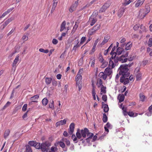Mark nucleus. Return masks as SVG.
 <instances>
[{
    "label": "nucleus",
    "instance_id": "obj_61",
    "mask_svg": "<svg viewBox=\"0 0 152 152\" xmlns=\"http://www.w3.org/2000/svg\"><path fill=\"white\" fill-rule=\"evenodd\" d=\"M142 75L141 74L138 73L136 75V80H139L141 79Z\"/></svg>",
    "mask_w": 152,
    "mask_h": 152
},
{
    "label": "nucleus",
    "instance_id": "obj_51",
    "mask_svg": "<svg viewBox=\"0 0 152 152\" xmlns=\"http://www.w3.org/2000/svg\"><path fill=\"white\" fill-rule=\"evenodd\" d=\"M36 142L33 141H30L28 142V144L29 145L31 146H35Z\"/></svg>",
    "mask_w": 152,
    "mask_h": 152
},
{
    "label": "nucleus",
    "instance_id": "obj_19",
    "mask_svg": "<svg viewBox=\"0 0 152 152\" xmlns=\"http://www.w3.org/2000/svg\"><path fill=\"white\" fill-rule=\"evenodd\" d=\"M145 0H142V1H139L137 0V2L135 4V7H138L141 6L143 4Z\"/></svg>",
    "mask_w": 152,
    "mask_h": 152
},
{
    "label": "nucleus",
    "instance_id": "obj_5",
    "mask_svg": "<svg viewBox=\"0 0 152 152\" xmlns=\"http://www.w3.org/2000/svg\"><path fill=\"white\" fill-rule=\"evenodd\" d=\"M78 3V0L75 1V3L71 6L70 7L69 9V12H72L75 10L76 8L77 7Z\"/></svg>",
    "mask_w": 152,
    "mask_h": 152
},
{
    "label": "nucleus",
    "instance_id": "obj_50",
    "mask_svg": "<svg viewBox=\"0 0 152 152\" xmlns=\"http://www.w3.org/2000/svg\"><path fill=\"white\" fill-rule=\"evenodd\" d=\"M11 103L9 102H8L7 103L4 105V106L3 107L2 110H4L5 109H6L7 107H8L10 104Z\"/></svg>",
    "mask_w": 152,
    "mask_h": 152
},
{
    "label": "nucleus",
    "instance_id": "obj_10",
    "mask_svg": "<svg viewBox=\"0 0 152 152\" xmlns=\"http://www.w3.org/2000/svg\"><path fill=\"white\" fill-rule=\"evenodd\" d=\"M125 99L124 95L122 94L121 95L119 94L118 96V99L119 100V102L121 103L123 102Z\"/></svg>",
    "mask_w": 152,
    "mask_h": 152
},
{
    "label": "nucleus",
    "instance_id": "obj_32",
    "mask_svg": "<svg viewBox=\"0 0 152 152\" xmlns=\"http://www.w3.org/2000/svg\"><path fill=\"white\" fill-rule=\"evenodd\" d=\"M26 146V152H32V150L29 146V145H27Z\"/></svg>",
    "mask_w": 152,
    "mask_h": 152
},
{
    "label": "nucleus",
    "instance_id": "obj_56",
    "mask_svg": "<svg viewBox=\"0 0 152 152\" xmlns=\"http://www.w3.org/2000/svg\"><path fill=\"white\" fill-rule=\"evenodd\" d=\"M134 113L132 112H127V114L130 117H134Z\"/></svg>",
    "mask_w": 152,
    "mask_h": 152
},
{
    "label": "nucleus",
    "instance_id": "obj_34",
    "mask_svg": "<svg viewBox=\"0 0 152 152\" xmlns=\"http://www.w3.org/2000/svg\"><path fill=\"white\" fill-rule=\"evenodd\" d=\"M96 85L98 86V87H100V86H103L102 85V80L100 79L99 80H98L97 83H96Z\"/></svg>",
    "mask_w": 152,
    "mask_h": 152
},
{
    "label": "nucleus",
    "instance_id": "obj_18",
    "mask_svg": "<svg viewBox=\"0 0 152 152\" xmlns=\"http://www.w3.org/2000/svg\"><path fill=\"white\" fill-rule=\"evenodd\" d=\"M109 39V38L108 36H106L105 37L103 40L101 44V45L102 46L104 45L106 42H108Z\"/></svg>",
    "mask_w": 152,
    "mask_h": 152
},
{
    "label": "nucleus",
    "instance_id": "obj_37",
    "mask_svg": "<svg viewBox=\"0 0 152 152\" xmlns=\"http://www.w3.org/2000/svg\"><path fill=\"white\" fill-rule=\"evenodd\" d=\"M77 137H76L75 134H73L72 135V138L73 140L75 141V143H77L78 142V141H77Z\"/></svg>",
    "mask_w": 152,
    "mask_h": 152
},
{
    "label": "nucleus",
    "instance_id": "obj_13",
    "mask_svg": "<svg viewBox=\"0 0 152 152\" xmlns=\"http://www.w3.org/2000/svg\"><path fill=\"white\" fill-rule=\"evenodd\" d=\"M19 56L18 55L16 56L15 59H14L13 63L12 64V66L13 67H15V68L16 64L18 62V61L19 60Z\"/></svg>",
    "mask_w": 152,
    "mask_h": 152
},
{
    "label": "nucleus",
    "instance_id": "obj_15",
    "mask_svg": "<svg viewBox=\"0 0 152 152\" xmlns=\"http://www.w3.org/2000/svg\"><path fill=\"white\" fill-rule=\"evenodd\" d=\"M99 77L100 78H102L104 80H105L107 78V75H105V73L103 72H101L99 73Z\"/></svg>",
    "mask_w": 152,
    "mask_h": 152
},
{
    "label": "nucleus",
    "instance_id": "obj_3",
    "mask_svg": "<svg viewBox=\"0 0 152 152\" xmlns=\"http://www.w3.org/2000/svg\"><path fill=\"white\" fill-rule=\"evenodd\" d=\"M51 145L50 143L48 142H46L41 144V150L42 152H48L49 147Z\"/></svg>",
    "mask_w": 152,
    "mask_h": 152
},
{
    "label": "nucleus",
    "instance_id": "obj_41",
    "mask_svg": "<svg viewBox=\"0 0 152 152\" xmlns=\"http://www.w3.org/2000/svg\"><path fill=\"white\" fill-rule=\"evenodd\" d=\"M119 48H118L116 52H114V53H113L114 55H115L116 56L117 55L119 56L121 54V52H120L118 51V50H119Z\"/></svg>",
    "mask_w": 152,
    "mask_h": 152
},
{
    "label": "nucleus",
    "instance_id": "obj_53",
    "mask_svg": "<svg viewBox=\"0 0 152 152\" xmlns=\"http://www.w3.org/2000/svg\"><path fill=\"white\" fill-rule=\"evenodd\" d=\"M99 61L101 62V63H102L104 61V59L103 58V57L102 56V55L101 54V53H100L99 54Z\"/></svg>",
    "mask_w": 152,
    "mask_h": 152
},
{
    "label": "nucleus",
    "instance_id": "obj_12",
    "mask_svg": "<svg viewBox=\"0 0 152 152\" xmlns=\"http://www.w3.org/2000/svg\"><path fill=\"white\" fill-rule=\"evenodd\" d=\"M132 43L131 42H128L125 45L126 47L125 50H130L132 46Z\"/></svg>",
    "mask_w": 152,
    "mask_h": 152
},
{
    "label": "nucleus",
    "instance_id": "obj_22",
    "mask_svg": "<svg viewBox=\"0 0 152 152\" xmlns=\"http://www.w3.org/2000/svg\"><path fill=\"white\" fill-rule=\"evenodd\" d=\"M87 136L88 137L86 139V140L87 142H89L88 140L92 138V137L94 136V134L91 133L89 132L87 134Z\"/></svg>",
    "mask_w": 152,
    "mask_h": 152
},
{
    "label": "nucleus",
    "instance_id": "obj_40",
    "mask_svg": "<svg viewBox=\"0 0 152 152\" xmlns=\"http://www.w3.org/2000/svg\"><path fill=\"white\" fill-rule=\"evenodd\" d=\"M39 51L41 52H43L44 53H47L49 52V50H44V49L41 48L39 49Z\"/></svg>",
    "mask_w": 152,
    "mask_h": 152
},
{
    "label": "nucleus",
    "instance_id": "obj_31",
    "mask_svg": "<svg viewBox=\"0 0 152 152\" xmlns=\"http://www.w3.org/2000/svg\"><path fill=\"white\" fill-rule=\"evenodd\" d=\"M113 44L112 43L111 44V45L109 46L108 48L104 51V55L106 56L107 55L108 51L111 49V48L113 47Z\"/></svg>",
    "mask_w": 152,
    "mask_h": 152
},
{
    "label": "nucleus",
    "instance_id": "obj_20",
    "mask_svg": "<svg viewBox=\"0 0 152 152\" xmlns=\"http://www.w3.org/2000/svg\"><path fill=\"white\" fill-rule=\"evenodd\" d=\"M109 64V67L110 69H112L114 68L115 66V64L112 60H110Z\"/></svg>",
    "mask_w": 152,
    "mask_h": 152
},
{
    "label": "nucleus",
    "instance_id": "obj_49",
    "mask_svg": "<svg viewBox=\"0 0 152 152\" xmlns=\"http://www.w3.org/2000/svg\"><path fill=\"white\" fill-rule=\"evenodd\" d=\"M86 40V37H83L81 39V41L80 42V44L81 45L85 42Z\"/></svg>",
    "mask_w": 152,
    "mask_h": 152
},
{
    "label": "nucleus",
    "instance_id": "obj_11",
    "mask_svg": "<svg viewBox=\"0 0 152 152\" xmlns=\"http://www.w3.org/2000/svg\"><path fill=\"white\" fill-rule=\"evenodd\" d=\"M94 13L93 15L91 16L89 20V22H91L90 25L91 26L93 25L95 23V19L94 18Z\"/></svg>",
    "mask_w": 152,
    "mask_h": 152
},
{
    "label": "nucleus",
    "instance_id": "obj_16",
    "mask_svg": "<svg viewBox=\"0 0 152 152\" xmlns=\"http://www.w3.org/2000/svg\"><path fill=\"white\" fill-rule=\"evenodd\" d=\"M125 9L122 8L119 10L118 12V15L120 17H121L123 15L124 13L125 12Z\"/></svg>",
    "mask_w": 152,
    "mask_h": 152
},
{
    "label": "nucleus",
    "instance_id": "obj_44",
    "mask_svg": "<svg viewBox=\"0 0 152 152\" xmlns=\"http://www.w3.org/2000/svg\"><path fill=\"white\" fill-rule=\"evenodd\" d=\"M129 54V52L128 51H126V53L125 55H122L119 58H121V59H122V58H126L128 57Z\"/></svg>",
    "mask_w": 152,
    "mask_h": 152
},
{
    "label": "nucleus",
    "instance_id": "obj_35",
    "mask_svg": "<svg viewBox=\"0 0 152 152\" xmlns=\"http://www.w3.org/2000/svg\"><path fill=\"white\" fill-rule=\"evenodd\" d=\"M34 147L37 149H40L41 148V144L40 143L38 142H36Z\"/></svg>",
    "mask_w": 152,
    "mask_h": 152
},
{
    "label": "nucleus",
    "instance_id": "obj_55",
    "mask_svg": "<svg viewBox=\"0 0 152 152\" xmlns=\"http://www.w3.org/2000/svg\"><path fill=\"white\" fill-rule=\"evenodd\" d=\"M105 126L109 129H112V125L109 122H107Z\"/></svg>",
    "mask_w": 152,
    "mask_h": 152
},
{
    "label": "nucleus",
    "instance_id": "obj_45",
    "mask_svg": "<svg viewBox=\"0 0 152 152\" xmlns=\"http://www.w3.org/2000/svg\"><path fill=\"white\" fill-rule=\"evenodd\" d=\"M140 101L144 102L145 100V96L142 94H140Z\"/></svg>",
    "mask_w": 152,
    "mask_h": 152
},
{
    "label": "nucleus",
    "instance_id": "obj_27",
    "mask_svg": "<svg viewBox=\"0 0 152 152\" xmlns=\"http://www.w3.org/2000/svg\"><path fill=\"white\" fill-rule=\"evenodd\" d=\"M94 27L90 29L89 30L88 34L89 35H92L95 33V28Z\"/></svg>",
    "mask_w": 152,
    "mask_h": 152
},
{
    "label": "nucleus",
    "instance_id": "obj_48",
    "mask_svg": "<svg viewBox=\"0 0 152 152\" xmlns=\"http://www.w3.org/2000/svg\"><path fill=\"white\" fill-rule=\"evenodd\" d=\"M133 0H129L127 1V0H125V2L124 3V4L125 6H126L129 4L131 2L133 1Z\"/></svg>",
    "mask_w": 152,
    "mask_h": 152
},
{
    "label": "nucleus",
    "instance_id": "obj_6",
    "mask_svg": "<svg viewBox=\"0 0 152 152\" xmlns=\"http://www.w3.org/2000/svg\"><path fill=\"white\" fill-rule=\"evenodd\" d=\"M89 131V130L86 128H84V129H81L80 130V132L82 137L83 138H86V135L88 133Z\"/></svg>",
    "mask_w": 152,
    "mask_h": 152
},
{
    "label": "nucleus",
    "instance_id": "obj_38",
    "mask_svg": "<svg viewBox=\"0 0 152 152\" xmlns=\"http://www.w3.org/2000/svg\"><path fill=\"white\" fill-rule=\"evenodd\" d=\"M39 98V96L38 95H34L33 97L30 98V100H31L35 101V99H38Z\"/></svg>",
    "mask_w": 152,
    "mask_h": 152
},
{
    "label": "nucleus",
    "instance_id": "obj_21",
    "mask_svg": "<svg viewBox=\"0 0 152 152\" xmlns=\"http://www.w3.org/2000/svg\"><path fill=\"white\" fill-rule=\"evenodd\" d=\"M66 23L65 21H63L61 25V29H60V31H62L65 28V25Z\"/></svg>",
    "mask_w": 152,
    "mask_h": 152
},
{
    "label": "nucleus",
    "instance_id": "obj_42",
    "mask_svg": "<svg viewBox=\"0 0 152 152\" xmlns=\"http://www.w3.org/2000/svg\"><path fill=\"white\" fill-rule=\"evenodd\" d=\"M122 110H123V113L125 116L127 115V108L125 107L124 106L122 107Z\"/></svg>",
    "mask_w": 152,
    "mask_h": 152
},
{
    "label": "nucleus",
    "instance_id": "obj_33",
    "mask_svg": "<svg viewBox=\"0 0 152 152\" xmlns=\"http://www.w3.org/2000/svg\"><path fill=\"white\" fill-rule=\"evenodd\" d=\"M58 144L62 148H65V145L63 141H62L58 142Z\"/></svg>",
    "mask_w": 152,
    "mask_h": 152
},
{
    "label": "nucleus",
    "instance_id": "obj_14",
    "mask_svg": "<svg viewBox=\"0 0 152 152\" xmlns=\"http://www.w3.org/2000/svg\"><path fill=\"white\" fill-rule=\"evenodd\" d=\"M14 20V17H11L10 18H9L4 23V26H7L10 22Z\"/></svg>",
    "mask_w": 152,
    "mask_h": 152
},
{
    "label": "nucleus",
    "instance_id": "obj_28",
    "mask_svg": "<svg viewBox=\"0 0 152 152\" xmlns=\"http://www.w3.org/2000/svg\"><path fill=\"white\" fill-rule=\"evenodd\" d=\"M61 140L64 142H65L67 146H69L70 145V141L69 140H67L66 138H63Z\"/></svg>",
    "mask_w": 152,
    "mask_h": 152
},
{
    "label": "nucleus",
    "instance_id": "obj_9",
    "mask_svg": "<svg viewBox=\"0 0 152 152\" xmlns=\"http://www.w3.org/2000/svg\"><path fill=\"white\" fill-rule=\"evenodd\" d=\"M112 69L109 67H107L105 69L104 73L107 77V76H109L112 73V71L111 70Z\"/></svg>",
    "mask_w": 152,
    "mask_h": 152
},
{
    "label": "nucleus",
    "instance_id": "obj_8",
    "mask_svg": "<svg viewBox=\"0 0 152 152\" xmlns=\"http://www.w3.org/2000/svg\"><path fill=\"white\" fill-rule=\"evenodd\" d=\"M75 128V124L72 123L69 126V133L70 135L72 134Z\"/></svg>",
    "mask_w": 152,
    "mask_h": 152
},
{
    "label": "nucleus",
    "instance_id": "obj_36",
    "mask_svg": "<svg viewBox=\"0 0 152 152\" xmlns=\"http://www.w3.org/2000/svg\"><path fill=\"white\" fill-rule=\"evenodd\" d=\"M42 102L43 105L45 106L47 104L48 100L46 98H44L42 99Z\"/></svg>",
    "mask_w": 152,
    "mask_h": 152
},
{
    "label": "nucleus",
    "instance_id": "obj_7",
    "mask_svg": "<svg viewBox=\"0 0 152 152\" xmlns=\"http://www.w3.org/2000/svg\"><path fill=\"white\" fill-rule=\"evenodd\" d=\"M94 77L92 79V80H91L92 83H91V86L93 87L92 89V94L93 97V98L94 100H95V90H94V84H95V80L94 79Z\"/></svg>",
    "mask_w": 152,
    "mask_h": 152
},
{
    "label": "nucleus",
    "instance_id": "obj_46",
    "mask_svg": "<svg viewBox=\"0 0 152 152\" xmlns=\"http://www.w3.org/2000/svg\"><path fill=\"white\" fill-rule=\"evenodd\" d=\"M121 61V58H119L117 56V57L115 58L114 60V62L116 64L117 63L118 61Z\"/></svg>",
    "mask_w": 152,
    "mask_h": 152
},
{
    "label": "nucleus",
    "instance_id": "obj_47",
    "mask_svg": "<svg viewBox=\"0 0 152 152\" xmlns=\"http://www.w3.org/2000/svg\"><path fill=\"white\" fill-rule=\"evenodd\" d=\"M101 87V92H103L104 93H105L106 92V87H105L104 86H102Z\"/></svg>",
    "mask_w": 152,
    "mask_h": 152
},
{
    "label": "nucleus",
    "instance_id": "obj_2",
    "mask_svg": "<svg viewBox=\"0 0 152 152\" xmlns=\"http://www.w3.org/2000/svg\"><path fill=\"white\" fill-rule=\"evenodd\" d=\"M128 65L127 64H124L121 65L118 69L119 71V75H121L123 74L128 72L129 69L128 68Z\"/></svg>",
    "mask_w": 152,
    "mask_h": 152
},
{
    "label": "nucleus",
    "instance_id": "obj_4",
    "mask_svg": "<svg viewBox=\"0 0 152 152\" xmlns=\"http://www.w3.org/2000/svg\"><path fill=\"white\" fill-rule=\"evenodd\" d=\"M110 5V2H106L101 8L99 11V12L100 13L104 12L109 7Z\"/></svg>",
    "mask_w": 152,
    "mask_h": 152
},
{
    "label": "nucleus",
    "instance_id": "obj_26",
    "mask_svg": "<svg viewBox=\"0 0 152 152\" xmlns=\"http://www.w3.org/2000/svg\"><path fill=\"white\" fill-rule=\"evenodd\" d=\"M52 80V79L50 78L46 77L45 82L47 85H49L51 83Z\"/></svg>",
    "mask_w": 152,
    "mask_h": 152
},
{
    "label": "nucleus",
    "instance_id": "obj_62",
    "mask_svg": "<svg viewBox=\"0 0 152 152\" xmlns=\"http://www.w3.org/2000/svg\"><path fill=\"white\" fill-rule=\"evenodd\" d=\"M81 45H75L73 47L72 50H74L75 51H76L77 50V49L79 47H80Z\"/></svg>",
    "mask_w": 152,
    "mask_h": 152
},
{
    "label": "nucleus",
    "instance_id": "obj_29",
    "mask_svg": "<svg viewBox=\"0 0 152 152\" xmlns=\"http://www.w3.org/2000/svg\"><path fill=\"white\" fill-rule=\"evenodd\" d=\"M78 23L77 22H76L75 23V25L74 26V27L73 28V29L72 30L71 33L72 34L74 33L75 31L77 28L78 26Z\"/></svg>",
    "mask_w": 152,
    "mask_h": 152
},
{
    "label": "nucleus",
    "instance_id": "obj_58",
    "mask_svg": "<svg viewBox=\"0 0 152 152\" xmlns=\"http://www.w3.org/2000/svg\"><path fill=\"white\" fill-rule=\"evenodd\" d=\"M102 63V65L101 66L102 68L105 67L108 64V62L106 61H103Z\"/></svg>",
    "mask_w": 152,
    "mask_h": 152
},
{
    "label": "nucleus",
    "instance_id": "obj_1",
    "mask_svg": "<svg viewBox=\"0 0 152 152\" xmlns=\"http://www.w3.org/2000/svg\"><path fill=\"white\" fill-rule=\"evenodd\" d=\"M150 11V8L148 6H145V9H142L139 11L138 18L140 19H143Z\"/></svg>",
    "mask_w": 152,
    "mask_h": 152
},
{
    "label": "nucleus",
    "instance_id": "obj_57",
    "mask_svg": "<svg viewBox=\"0 0 152 152\" xmlns=\"http://www.w3.org/2000/svg\"><path fill=\"white\" fill-rule=\"evenodd\" d=\"M53 103L54 102L53 100L52 102L49 104V107L50 108H51L53 109H54V106Z\"/></svg>",
    "mask_w": 152,
    "mask_h": 152
},
{
    "label": "nucleus",
    "instance_id": "obj_60",
    "mask_svg": "<svg viewBox=\"0 0 152 152\" xmlns=\"http://www.w3.org/2000/svg\"><path fill=\"white\" fill-rule=\"evenodd\" d=\"M51 82L53 86H56L57 85V82L55 80H52Z\"/></svg>",
    "mask_w": 152,
    "mask_h": 152
},
{
    "label": "nucleus",
    "instance_id": "obj_63",
    "mask_svg": "<svg viewBox=\"0 0 152 152\" xmlns=\"http://www.w3.org/2000/svg\"><path fill=\"white\" fill-rule=\"evenodd\" d=\"M124 76L122 75V76L120 77V82L121 83H123L125 81V77Z\"/></svg>",
    "mask_w": 152,
    "mask_h": 152
},
{
    "label": "nucleus",
    "instance_id": "obj_43",
    "mask_svg": "<svg viewBox=\"0 0 152 152\" xmlns=\"http://www.w3.org/2000/svg\"><path fill=\"white\" fill-rule=\"evenodd\" d=\"M109 110V107L107 104L105 105L104 108V111L105 112H107Z\"/></svg>",
    "mask_w": 152,
    "mask_h": 152
},
{
    "label": "nucleus",
    "instance_id": "obj_25",
    "mask_svg": "<svg viewBox=\"0 0 152 152\" xmlns=\"http://www.w3.org/2000/svg\"><path fill=\"white\" fill-rule=\"evenodd\" d=\"M10 131L9 129L6 130L4 134V137L5 139L9 135Z\"/></svg>",
    "mask_w": 152,
    "mask_h": 152
},
{
    "label": "nucleus",
    "instance_id": "obj_30",
    "mask_svg": "<svg viewBox=\"0 0 152 152\" xmlns=\"http://www.w3.org/2000/svg\"><path fill=\"white\" fill-rule=\"evenodd\" d=\"M108 119L107 117L106 114L104 113L103 114L102 120L104 122L106 123Z\"/></svg>",
    "mask_w": 152,
    "mask_h": 152
},
{
    "label": "nucleus",
    "instance_id": "obj_52",
    "mask_svg": "<svg viewBox=\"0 0 152 152\" xmlns=\"http://www.w3.org/2000/svg\"><path fill=\"white\" fill-rule=\"evenodd\" d=\"M95 43L94 44L93 48L90 53V55H92L95 51Z\"/></svg>",
    "mask_w": 152,
    "mask_h": 152
},
{
    "label": "nucleus",
    "instance_id": "obj_59",
    "mask_svg": "<svg viewBox=\"0 0 152 152\" xmlns=\"http://www.w3.org/2000/svg\"><path fill=\"white\" fill-rule=\"evenodd\" d=\"M27 104H25L22 108V110L23 111H25L27 109Z\"/></svg>",
    "mask_w": 152,
    "mask_h": 152
},
{
    "label": "nucleus",
    "instance_id": "obj_64",
    "mask_svg": "<svg viewBox=\"0 0 152 152\" xmlns=\"http://www.w3.org/2000/svg\"><path fill=\"white\" fill-rule=\"evenodd\" d=\"M124 84V85H126L129 83V79L128 78H126L125 79V81L123 82Z\"/></svg>",
    "mask_w": 152,
    "mask_h": 152
},
{
    "label": "nucleus",
    "instance_id": "obj_23",
    "mask_svg": "<svg viewBox=\"0 0 152 152\" xmlns=\"http://www.w3.org/2000/svg\"><path fill=\"white\" fill-rule=\"evenodd\" d=\"M80 130L79 129H78L77 130V132L76 133V135L78 139H81L82 137L81 133L80 132Z\"/></svg>",
    "mask_w": 152,
    "mask_h": 152
},
{
    "label": "nucleus",
    "instance_id": "obj_54",
    "mask_svg": "<svg viewBox=\"0 0 152 152\" xmlns=\"http://www.w3.org/2000/svg\"><path fill=\"white\" fill-rule=\"evenodd\" d=\"M148 45L149 47H151L152 46V38H149L148 43Z\"/></svg>",
    "mask_w": 152,
    "mask_h": 152
},
{
    "label": "nucleus",
    "instance_id": "obj_24",
    "mask_svg": "<svg viewBox=\"0 0 152 152\" xmlns=\"http://www.w3.org/2000/svg\"><path fill=\"white\" fill-rule=\"evenodd\" d=\"M95 62V58H91L90 59V61L89 64H91V66L94 67V66Z\"/></svg>",
    "mask_w": 152,
    "mask_h": 152
},
{
    "label": "nucleus",
    "instance_id": "obj_39",
    "mask_svg": "<svg viewBox=\"0 0 152 152\" xmlns=\"http://www.w3.org/2000/svg\"><path fill=\"white\" fill-rule=\"evenodd\" d=\"M67 121V119H64V120H62L59 121L61 125H63L66 124Z\"/></svg>",
    "mask_w": 152,
    "mask_h": 152
},
{
    "label": "nucleus",
    "instance_id": "obj_17",
    "mask_svg": "<svg viewBox=\"0 0 152 152\" xmlns=\"http://www.w3.org/2000/svg\"><path fill=\"white\" fill-rule=\"evenodd\" d=\"M82 78V76L81 75L77 74L75 77V81L76 82V84H78V83L80 82L79 81V80H81Z\"/></svg>",
    "mask_w": 152,
    "mask_h": 152
}]
</instances>
